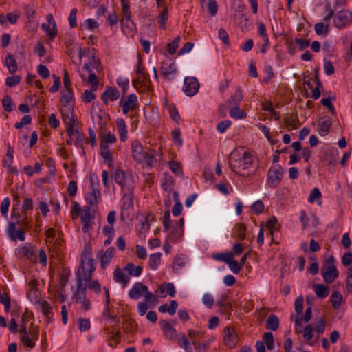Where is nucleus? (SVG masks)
Wrapping results in <instances>:
<instances>
[{
    "label": "nucleus",
    "mask_w": 352,
    "mask_h": 352,
    "mask_svg": "<svg viewBox=\"0 0 352 352\" xmlns=\"http://www.w3.org/2000/svg\"><path fill=\"white\" fill-rule=\"evenodd\" d=\"M229 167L236 173L243 177H249L255 172L256 167L253 164V159L248 152H243L242 155L237 151L230 154Z\"/></svg>",
    "instance_id": "1"
},
{
    "label": "nucleus",
    "mask_w": 352,
    "mask_h": 352,
    "mask_svg": "<svg viewBox=\"0 0 352 352\" xmlns=\"http://www.w3.org/2000/svg\"><path fill=\"white\" fill-rule=\"evenodd\" d=\"M135 72L137 78L133 81L134 87L140 92L149 91L151 87V81L148 74L144 71L143 60L140 54H138L137 65H135Z\"/></svg>",
    "instance_id": "2"
},
{
    "label": "nucleus",
    "mask_w": 352,
    "mask_h": 352,
    "mask_svg": "<svg viewBox=\"0 0 352 352\" xmlns=\"http://www.w3.org/2000/svg\"><path fill=\"white\" fill-rule=\"evenodd\" d=\"M95 269L94 258L87 257L85 254L81 255L80 265L76 273L77 280L80 278L82 281L90 280Z\"/></svg>",
    "instance_id": "3"
},
{
    "label": "nucleus",
    "mask_w": 352,
    "mask_h": 352,
    "mask_svg": "<svg viewBox=\"0 0 352 352\" xmlns=\"http://www.w3.org/2000/svg\"><path fill=\"white\" fill-rule=\"evenodd\" d=\"M321 272L324 280L327 283H333L338 277V271L336 267V259L333 256H330L324 263Z\"/></svg>",
    "instance_id": "4"
},
{
    "label": "nucleus",
    "mask_w": 352,
    "mask_h": 352,
    "mask_svg": "<svg viewBox=\"0 0 352 352\" xmlns=\"http://www.w3.org/2000/svg\"><path fill=\"white\" fill-rule=\"evenodd\" d=\"M283 170L279 166L270 168L267 174V185L271 188H276L280 183Z\"/></svg>",
    "instance_id": "5"
},
{
    "label": "nucleus",
    "mask_w": 352,
    "mask_h": 352,
    "mask_svg": "<svg viewBox=\"0 0 352 352\" xmlns=\"http://www.w3.org/2000/svg\"><path fill=\"white\" fill-rule=\"evenodd\" d=\"M199 83L195 77H186L183 91L188 96H193L199 90Z\"/></svg>",
    "instance_id": "6"
},
{
    "label": "nucleus",
    "mask_w": 352,
    "mask_h": 352,
    "mask_svg": "<svg viewBox=\"0 0 352 352\" xmlns=\"http://www.w3.org/2000/svg\"><path fill=\"white\" fill-rule=\"evenodd\" d=\"M122 191V210H129L133 209V188L132 186H126L124 188Z\"/></svg>",
    "instance_id": "7"
},
{
    "label": "nucleus",
    "mask_w": 352,
    "mask_h": 352,
    "mask_svg": "<svg viewBox=\"0 0 352 352\" xmlns=\"http://www.w3.org/2000/svg\"><path fill=\"white\" fill-rule=\"evenodd\" d=\"M16 225H19V221L9 223L8 228V236L12 241H15L16 239H19L21 241H24L25 239V232L23 230H16Z\"/></svg>",
    "instance_id": "8"
},
{
    "label": "nucleus",
    "mask_w": 352,
    "mask_h": 352,
    "mask_svg": "<svg viewBox=\"0 0 352 352\" xmlns=\"http://www.w3.org/2000/svg\"><path fill=\"white\" fill-rule=\"evenodd\" d=\"M47 21L49 25L43 23L41 29L46 32L50 38L53 39L57 34V29L56 22L52 14L47 15Z\"/></svg>",
    "instance_id": "9"
},
{
    "label": "nucleus",
    "mask_w": 352,
    "mask_h": 352,
    "mask_svg": "<svg viewBox=\"0 0 352 352\" xmlns=\"http://www.w3.org/2000/svg\"><path fill=\"white\" fill-rule=\"evenodd\" d=\"M115 253L116 249L113 247L108 248L105 252L102 250L98 252V257L100 260L102 268L105 269L107 267Z\"/></svg>",
    "instance_id": "10"
},
{
    "label": "nucleus",
    "mask_w": 352,
    "mask_h": 352,
    "mask_svg": "<svg viewBox=\"0 0 352 352\" xmlns=\"http://www.w3.org/2000/svg\"><path fill=\"white\" fill-rule=\"evenodd\" d=\"M161 329L163 331L164 336L170 340H175L177 338V331L170 324L165 320L160 321Z\"/></svg>",
    "instance_id": "11"
},
{
    "label": "nucleus",
    "mask_w": 352,
    "mask_h": 352,
    "mask_svg": "<svg viewBox=\"0 0 352 352\" xmlns=\"http://www.w3.org/2000/svg\"><path fill=\"white\" fill-rule=\"evenodd\" d=\"M147 292V287L142 283H135L133 287L129 291V296L133 300H138L144 295V292Z\"/></svg>",
    "instance_id": "12"
},
{
    "label": "nucleus",
    "mask_w": 352,
    "mask_h": 352,
    "mask_svg": "<svg viewBox=\"0 0 352 352\" xmlns=\"http://www.w3.org/2000/svg\"><path fill=\"white\" fill-rule=\"evenodd\" d=\"M138 106V98L135 94L128 96L126 101L122 104V111L124 115L130 111H134Z\"/></svg>",
    "instance_id": "13"
},
{
    "label": "nucleus",
    "mask_w": 352,
    "mask_h": 352,
    "mask_svg": "<svg viewBox=\"0 0 352 352\" xmlns=\"http://www.w3.org/2000/svg\"><path fill=\"white\" fill-rule=\"evenodd\" d=\"M113 179L115 182L122 187V190H124V188L126 186H131L129 182V177L120 168L116 169L113 175Z\"/></svg>",
    "instance_id": "14"
},
{
    "label": "nucleus",
    "mask_w": 352,
    "mask_h": 352,
    "mask_svg": "<svg viewBox=\"0 0 352 352\" xmlns=\"http://www.w3.org/2000/svg\"><path fill=\"white\" fill-rule=\"evenodd\" d=\"M131 151L133 159L138 162H142L144 160L145 151L140 142L133 141L131 144Z\"/></svg>",
    "instance_id": "15"
},
{
    "label": "nucleus",
    "mask_w": 352,
    "mask_h": 352,
    "mask_svg": "<svg viewBox=\"0 0 352 352\" xmlns=\"http://www.w3.org/2000/svg\"><path fill=\"white\" fill-rule=\"evenodd\" d=\"M223 340L226 345L229 347H233L235 346L237 342V336L234 333L233 329L230 327H226L223 330Z\"/></svg>",
    "instance_id": "16"
},
{
    "label": "nucleus",
    "mask_w": 352,
    "mask_h": 352,
    "mask_svg": "<svg viewBox=\"0 0 352 352\" xmlns=\"http://www.w3.org/2000/svg\"><path fill=\"white\" fill-rule=\"evenodd\" d=\"M120 96V92L116 87H107L101 95V100L106 104H108V100L111 101L116 100Z\"/></svg>",
    "instance_id": "17"
},
{
    "label": "nucleus",
    "mask_w": 352,
    "mask_h": 352,
    "mask_svg": "<svg viewBox=\"0 0 352 352\" xmlns=\"http://www.w3.org/2000/svg\"><path fill=\"white\" fill-rule=\"evenodd\" d=\"M86 201L91 206H96L101 201L100 190L96 187H93L91 192L85 196Z\"/></svg>",
    "instance_id": "18"
},
{
    "label": "nucleus",
    "mask_w": 352,
    "mask_h": 352,
    "mask_svg": "<svg viewBox=\"0 0 352 352\" xmlns=\"http://www.w3.org/2000/svg\"><path fill=\"white\" fill-rule=\"evenodd\" d=\"M348 23L347 13L344 10L339 11L333 18L334 25L341 29L346 25Z\"/></svg>",
    "instance_id": "19"
},
{
    "label": "nucleus",
    "mask_w": 352,
    "mask_h": 352,
    "mask_svg": "<svg viewBox=\"0 0 352 352\" xmlns=\"http://www.w3.org/2000/svg\"><path fill=\"white\" fill-rule=\"evenodd\" d=\"M74 98V94L72 89H67L65 92L62 93L60 96V102L65 108H68L71 111V106Z\"/></svg>",
    "instance_id": "20"
},
{
    "label": "nucleus",
    "mask_w": 352,
    "mask_h": 352,
    "mask_svg": "<svg viewBox=\"0 0 352 352\" xmlns=\"http://www.w3.org/2000/svg\"><path fill=\"white\" fill-rule=\"evenodd\" d=\"M82 69L89 73L88 82L91 85V88H93L94 91H96L98 85V80L93 69L87 63L83 65Z\"/></svg>",
    "instance_id": "21"
},
{
    "label": "nucleus",
    "mask_w": 352,
    "mask_h": 352,
    "mask_svg": "<svg viewBox=\"0 0 352 352\" xmlns=\"http://www.w3.org/2000/svg\"><path fill=\"white\" fill-rule=\"evenodd\" d=\"M184 235V228L181 227L173 226L170 228L168 238L173 242L179 241Z\"/></svg>",
    "instance_id": "22"
},
{
    "label": "nucleus",
    "mask_w": 352,
    "mask_h": 352,
    "mask_svg": "<svg viewBox=\"0 0 352 352\" xmlns=\"http://www.w3.org/2000/svg\"><path fill=\"white\" fill-rule=\"evenodd\" d=\"M109 145H107L105 142H100V155L104 159V162L109 163V166H110L111 162L113 161L112 154L109 149L108 148Z\"/></svg>",
    "instance_id": "23"
},
{
    "label": "nucleus",
    "mask_w": 352,
    "mask_h": 352,
    "mask_svg": "<svg viewBox=\"0 0 352 352\" xmlns=\"http://www.w3.org/2000/svg\"><path fill=\"white\" fill-rule=\"evenodd\" d=\"M243 98V94L242 93L241 88L237 87L234 94L227 100L226 103L231 107L239 106Z\"/></svg>",
    "instance_id": "24"
},
{
    "label": "nucleus",
    "mask_w": 352,
    "mask_h": 352,
    "mask_svg": "<svg viewBox=\"0 0 352 352\" xmlns=\"http://www.w3.org/2000/svg\"><path fill=\"white\" fill-rule=\"evenodd\" d=\"M116 125L121 141L125 142L127 139V130L124 120L118 118L116 120Z\"/></svg>",
    "instance_id": "25"
},
{
    "label": "nucleus",
    "mask_w": 352,
    "mask_h": 352,
    "mask_svg": "<svg viewBox=\"0 0 352 352\" xmlns=\"http://www.w3.org/2000/svg\"><path fill=\"white\" fill-rule=\"evenodd\" d=\"M113 279L117 283L126 285L129 281L130 276L125 274L121 269L117 268L113 272Z\"/></svg>",
    "instance_id": "26"
},
{
    "label": "nucleus",
    "mask_w": 352,
    "mask_h": 352,
    "mask_svg": "<svg viewBox=\"0 0 352 352\" xmlns=\"http://www.w3.org/2000/svg\"><path fill=\"white\" fill-rule=\"evenodd\" d=\"M6 65L10 74H13L17 70V63L11 53H8L6 56Z\"/></svg>",
    "instance_id": "27"
},
{
    "label": "nucleus",
    "mask_w": 352,
    "mask_h": 352,
    "mask_svg": "<svg viewBox=\"0 0 352 352\" xmlns=\"http://www.w3.org/2000/svg\"><path fill=\"white\" fill-rule=\"evenodd\" d=\"M278 318L273 314H270L266 320V329L271 331H276L278 329Z\"/></svg>",
    "instance_id": "28"
},
{
    "label": "nucleus",
    "mask_w": 352,
    "mask_h": 352,
    "mask_svg": "<svg viewBox=\"0 0 352 352\" xmlns=\"http://www.w3.org/2000/svg\"><path fill=\"white\" fill-rule=\"evenodd\" d=\"M331 126V120L329 118H324L322 119V120L320 121L318 123V133L320 135H325L327 132L329 131V129L330 126Z\"/></svg>",
    "instance_id": "29"
},
{
    "label": "nucleus",
    "mask_w": 352,
    "mask_h": 352,
    "mask_svg": "<svg viewBox=\"0 0 352 352\" xmlns=\"http://www.w3.org/2000/svg\"><path fill=\"white\" fill-rule=\"evenodd\" d=\"M177 306V302L175 300H171L170 305L163 304L159 307L158 310L162 313L168 312L170 315L173 316L175 314Z\"/></svg>",
    "instance_id": "30"
},
{
    "label": "nucleus",
    "mask_w": 352,
    "mask_h": 352,
    "mask_svg": "<svg viewBox=\"0 0 352 352\" xmlns=\"http://www.w3.org/2000/svg\"><path fill=\"white\" fill-rule=\"evenodd\" d=\"M313 289L319 298L323 299L329 295V289L324 285L314 284Z\"/></svg>",
    "instance_id": "31"
},
{
    "label": "nucleus",
    "mask_w": 352,
    "mask_h": 352,
    "mask_svg": "<svg viewBox=\"0 0 352 352\" xmlns=\"http://www.w3.org/2000/svg\"><path fill=\"white\" fill-rule=\"evenodd\" d=\"M156 155L157 153L155 151L148 150L145 151L144 160H145L147 166L153 167L157 164V160L156 159Z\"/></svg>",
    "instance_id": "32"
},
{
    "label": "nucleus",
    "mask_w": 352,
    "mask_h": 352,
    "mask_svg": "<svg viewBox=\"0 0 352 352\" xmlns=\"http://www.w3.org/2000/svg\"><path fill=\"white\" fill-rule=\"evenodd\" d=\"M161 257H162V253L157 252L151 254L149 256V267L153 270H156L161 263Z\"/></svg>",
    "instance_id": "33"
},
{
    "label": "nucleus",
    "mask_w": 352,
    "mask_h": 352,
    "mask_svg": "<svg viewBox=\"0 0 352 352\" xmlns=\"http://www.w3.org/2000/svg\"><path fill=\"white\" fill-rule=\"evenodd\" d=\"M160 70L162 74H163L164 76L168 77L171 74H175V73L176 72V67L174 63L168 64L166 63H163L162 64Z\"/></svg>",
    "instance_id": "34"
},
{
    "label": "nucleus",
    "mask_w": 352,
    "mask_h": 352,
    "mask_svg": "<svg viewBox=\"0 0 352 352\" xmlns=\"http://www.w3.org/2000/svg\"><path fill=\"white\" fill-rule=\"evenodd\" d=\"M86 291L87 287L86 286L82 285V280H77V287H76V300H84V298H86Z\"/></svg>",
    "instance_id": "35"
},
{
    "label": "nucleus",
    "mask_w": 352,
    "mask_h": 352,
    "mask_svg": "<svg viewBox=\"0 0 352 352\" xmlns=\"http://www.w3.org/2000/svg\"><path fill=\"white\" fill-rule=\"evenodd\" d=\"M124 270L128 272L130 276H139L142 272V267L135 266L133 263H128L124 268Z\"/></svg>",
    "instance_id": "36"
},
{
    "label": "nucleus",
    "mask_w": 352,
    "mask_h": 352,
    "mask_svg": "<svg viewBox=\"0 0 352 352\" xmlns=\"http://www.w3.org/2000/svg\"><path fill=\"white\" fill-rule=\"evenodd\" d=\"M330 300L333 307L338 309L342 304V296L339 292L334 291L331 296Z\"/></svg>",
    "instance_id": "37"
},
{
    "label": "nucleus",
    "mask_w": 352,
    "mask_h": 352,
    "mask_svg": "<svg viewBox=\"0 0 352 352\" xmlns=\"http://www.w3.org/2000/svg\"><path fill=\"white\" fill-rule=\"evenodd\" d=\"M230 110V116L234 119H243L247 116V113L241 109L239 106H232Z\"/></svg>",
    "instance_id": "38"
},
{
    "label": "nucleus",
    "mask_w": 352,
    "mask_h": 352,
    "mask_svg": "<svg viewBox=\"0 0 352 352\" xmlns=\"http://www.w3.org/2000/svg\"><path fill=\"white\" fill-rule=\"evenodd\" d=\"M234 235L239 240L243 241L245 237V227L243 224H236L233 231Z\"/></svg>",
    "instance_id": "39"
},
{
    "label": "nucleus",
    "mask_w": 352,
    "mask_h": 352,
    "mask_svg": "<svg viewBox=\"0 0 352 352\" xmlns=\"http://www.w3.org/2000/svg\"><path fill=\"white\" fill-rule=\"evenodd\" d=\"M312 317V313H311V306H308L306 308L305 312L304 315L299 316H296V324H299L300 322H308Z\"/></svg>",
    "instance_id": "40"
},
{
    "label": "nucleus",
    "mask_w": 352,
    "mask_h": 352,
    "mask_svg": "<svg viewBox=\"0 0 352 352\" xmlns=\"http://www.w3.org/2000/svg\"><path fill=\"white\" fill-rule=\"evenodd\" d=\"M14 158V148L9 144L7 146L6 156L3 162L6 167H10L13 162Z\"/></svg>",
    "instance_id": "41"
},
{
    "label": "nucleus",
    "mask_w": 352,
    "mask_h": 352,
    "mask_svg": "<svg viewBox=\"0 0 352 352\" xmlns=\"http://www.w3.org/2000/svg\"><path fill=\"white\" fill-rule=\"evenodd\" d=\"M263 344H266L268 350H272L274 348V336L271 332H265L263 335Z\"/></svg>",
    "instance_id": "42"
},
{
    "label": "nucleus",
    "mask_w": 352,
    "mask_h": 352,
    "mask_svg": "<svg viewBox=\"0 0 352 352\" xmlns=\"http://www.w3.org/2000/svg\"><path fill=\"white\" fill-rule=\"evenodd\" d=\"M321 192L318 188H314L310 192V195L307 199L308 202L314 203L315 201L321 204Z\"/></svg>",
    "instance_id": "43"
},
{
    "label": "nucleus",
    "mask_w": 352,
    "mask_h": 352,
    "mask_svg": "<svg viewBox=\"0 0 352 352\" xmlns=\"http://www.w3.org/2000/svg\"><path fill=\"white\" fill-rule=\"evenodd\" d=\"M37 306L46 317H49L51 314L52 307L47 301L43 300L38 302Z\"/></svg>",
    "instance_id": "44"
},
{
    "label": "nucleus",
    "mask_w": 352,
    "mask_h": 352,
    "mask_svg": "<svg viewBox=\"0 0 352 352\" xmlns=\"http://www.w3.org/2000/svg\"><path fill=\"white\" fill-rule=\"evenodd\" d=\"M212 257L217 261H221L227 263L230 258H233V254L230 252L226 253H217L213 254Z\"/></svg>",
    "instance_id": "45"
},
{
    "label": "nucleus",
    "mask_w": 352,
    "mask_h": 352,
    "mask_svg": "<svg viewBox=\"0 0 352 352\" xmlns=\"http://www.w3.org/2000/svg\"><path fill=\"white\" fill-rule=\"evenodd\" d=\"M314 30L318 35H327L329 33V25L323 23H318L314 26Z\"/></svg>",
    "instance_id": "46"
},
{
    "label": "nucleus",
    "mask_w": 352,
    "mask_h": 352,
    "mask_svg": "<svg viewBox=\"0 0 352 352\" xmlns=\"http://www.w3.org/2000/svg\"><path fill=\"white\" fill-rule=\"evenodd\" d=\"M178 344L182 347L186 351H190V344L189 340L186 337L185 334L181 333L180 337L177 339Z\"/></svg>",
    "instance_id": "47"
},
{
    "label": "nucleus",
    "mask_w": 352,
    "mask_h": 352,
    "mask_svg": "<svg viewBox=\"0 0 352 352\" xmlns=\"http://www.w3.org/2000/svg\"><path fill=\"white\" fill-rule=\"evenodd\" d=\"M168 17V10L167 6H164L162 12L159 15L158 22L160 23V26L163 29H166L165 24Z\"/></svg>",
    "instance_id": "48"
},
{
    "label": "nucleus",
    "mask_w": 352,
    "mask_h": 352,
    "mask_svg": "<svg viewBox=\"0 0 352 352\" xmlns=\"http://www.w3.org/2000/svg\"><path fill=\"white\" fill-rule=\"evenodd\" d=\"M117 330L116 329V327H113V330L111 331L109 333H111L112 335L109 336V345L111 346H115L117 345V344L120 342V333L119 331H117L115 333L113 331Z\"/></svg>",
    "instance_id": "49"
},
{
    "label": "nucleus",
    "mask_w": 352,
    "mask_h": 352,
    "mask_svg": "<svg viewBox=\"0 0 352 352\" xmlns=\"http://www.w3.org/2000/svg\"><path fill=\"white\" fill-rule=\"evenodd\" d=\"M2 104L4 109L10 112L13 110L14 103L12 102V100L11 97L8 95H6L2 100Z\"/></svg>",
    "instance_id": "50"
},
{
    "label": "nucleus",
    "mask_w": 352,
    "mask_h": 352,
    "mask_svg": "<svg viewBox=\"0 0 352 352\" xmlns=\"http://www.w3.org/2000/svg\"><path fill=\"white\" fill-rule=\"evenodd\" d=\"M95 91H94L93 89L91 90H85L84 94L82 95L83 102L85 103H89L94 100L96 98Z\"/></svg>",
    "instance_id": "51"
},
{
    "label": "nucleus",
    "mask_w": 352,
    "mask_h": 352,
    "mask_svg": "<svg viewBox=\"0 0 352 352\" xmlns=\"http://www.w3.org/2000/svg\"><path fill=\"white\" fill-rule=\"evenodd\" d=\"M181 37L176 36L173 41L168 44V52L170 54H174L178 47V44L180 42Z\"/></svg>",
    "instance_id": "52"
},
{
    "label": "nucleus",
    "mask_w": 352,
    "mask_h": 352,
    "mask_svg": "<svg viewBox=\"0 0 352 352\" xmlns=\"http://www.w3.org/2000/svg\"><path fill=\"white\" fill-rule=\"evenodd\" d=\"M121 2H122V11L123 16L127 21H130L131 14H130L129 6L128 4L129 0H121Z\"/></svg>",
    "instance_id": "53"
},
{
    "label": "nucleus",
    "mask_w": 352,
    "mask_h": 352,
    "mask_svg": "<svg viewBox=\"0 0 352 352\" xmlns=\"http://www.w3.org/2000/svg\"><path fill=\"white\" fill-rule=\"evenodd\" d=\"M21 78L20 76L14 75L12 76L7 77L6 79V85L12 87L20 82Z\"/></svg>",
    "instance_id": "54"
},
{
    "label": "nucleus",
    "mask_w": 352,
    "mask_h": 352,
    "mask_svg": "<svg viewBox=\"0 0 352 352\" xmlns=\"http://www.w3.org/2000/svg\"><path fill=\"white\" fill-rule=\"evenodd\" d=\"M170 169L177 175H182L183 172L179 164L175 161H170L168 163Z\"/></svg>",
    "instance_id": "55"
},
{
    "label": "nucleus",
    "mask_w": 352,
    "mask_h": 352,
    "mask_svg": "<svg viewBox=\"0 0 352 352\" xmlns=\"http://www.w3.org/2000/svg\"><path fill=\"white\" fill-rule=\"evenodd\" d=\"M227 264L233 273L238 274L240 272L241 266L237 261L233 260V258H230Z\"/></svg>",
    "instance_id": "56"
},
{
    "label": "nucleus",
    "mask_w": 352,
    "mask_h": 352,
    "mask_svg": "<svg viewBox=\"0 0 352 352\" xmlns=\"http://www.w3.org/2000/svg\"><path fill=\"white\" fill-rule=\"evenodd\" d=\"M314 327L311 324H307L303 328V338L309 341L313 338Z\"/></svg>",
    "instance_id": "57"
},
{
    "label": "nucleus",
    "mask_w": 352,
    "mask_h": 352,
    "mask_svg": "<svg viewBox=\"0 0 352 352\" xmlns=\"http://www.w3.org/2000/svg\"><path fill=\"white\" fill-rule=\"evenodd\" d=\"M251 208L254 214H259L262 213L264 210V204L261 201H256L252 205Z\"/></svg>",
    "instance_id": "58"
},
{
    "label": "nucleus",
    "mask_w": 352,
    "mask_h": 352,
    "mask_svg": "<svg viewBox=\"0 0 352 352\" xmlns=\"http://www.w3.org/2000/svg\"><path fill=\"white\" fill-rule=\"evenodd\" d=\"M78 12V10L76 8L72 9L70 14L68 17V21L69 23V25L72 28L76 27V14Z\"/></svg>",
    "instance_id": "59"
},
{
    "label": "nucleus",
    "mask_w": 352,
    "mask_h": 352,
    "mask_svg": "<svg viewBox=\"0 0 352 352\" xmlns=\"http://www.w3.org/2000/svg\"><path fill=\"white\" fill-rule=\"evenodd\" d=\"M173 182L170 176H166L162 182V187L166 191H170L173 189Z\"/></svg>",
    "instance_id": "60"
},
{
    "label": "nucleus",
    "mask_w": 352,
    "mask_h": 352,
    "mask_svg": "<svg viewBox=\"0 0 352 352\" xmlns=\"http://www.w3.org/2000/svg\"><path fill=\"white\" fill-rule=\"evenodd\" d=\"M78 328L81 331H86L90 329V321L87 318H80L78 320Z\"/></svg>",
    "instance_id": "61"
},
{
    "label": "nucleus",
    "mask_w": 352,
    "mask_h": 352,
    "mask_svg": "<svg viewBox=\"0 0 352 352\" xmlns=\"http://www.w3.org/2000/svg\"><path fill=\"white\" fill-rule=\"evenodd\" d=\"M31 121L32 118L30 115L24 116L20 122L15 123L14 127L16 129H21L25 125L30 124L31 123Z\"/></svg>",
    "instance_id": "62"
},
{
    "label": "nucleus",
    "mask_w": 352,
    "mask_h": 352,
    "mask_svg": "<svg viewBox=\"0 0 352 352\" xmlns=\"http://www.w3.org/2000/svg\"><path fill=\"white\" fill-rule=\"evenodd\" d=\"M202 302L208 308H212L214 304V298L210 294H205L203 296Z\"/></svg>",
    "instance_id": "63"
},
{
    "label": "nucleus",
    "mask_w": 352,
    "mask_h": 352,
    "mask_svg": "<svg viewBox=\"0 0 352 352\" xmlns=\"http://www.w3.org/2000/svg\"><path fill=\"white\" fill-rule=\"evenodd\" d=\"M83 26L87 30H93L97 28L99 24L94 19H87L84 21Z\"/></svg>",
    "instance_id": "64"
}]
</instances>
